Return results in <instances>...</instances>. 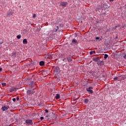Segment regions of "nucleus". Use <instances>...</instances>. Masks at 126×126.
Segmentation results:
<instances>
[{
	"label": "nucleus",
	"mask_w": 126,
	"mask_h": 126,
	"mask_svg": "<svg viewBox=\"0 0 126 126\" xmlns=\"http://www.w3.org/2000/svg\"><path fill=\"white\" fill-rule=\"evenodd\" d=\"M93 87H89V88L87 89V91H88V92H90V93H91V94H92V93H93Z\"/></svg>",
	"instance_id": "f257e3e1"
},
{
	"label": "nucleus",
	"mask_w": 126,
	"mask_h": 126,
	"mask_svg": "<svg viewBox=\"0 0 126 126\" xmlns=\"http://www.w3.org/2000/svg\"><path fill=\"white\" fill-rule=\"evenodd\" d=\"M35 89L33 90H28L27 91V93L28 94H29V95H32V94H34V93H35Z\"/></svg>",
	"instance_id": "f03ea898"
},
{
	"label": "nucleus",
	"mask_w": 126,
	"mask_h": 126,
	"mask_svg": "<svg viewBox=\"0 0 126 126\" xmlns=\"http://www.w3.org/2000/svg\"><path fill=\"white\" fill-rule=\"evenodd\" d=\"M8 109H9V106L4 105L1 107V110L2 111H6L8 110Z\"/></svg>",
	"instance_id": "7ed1b4c3"
},
{
	"label": "nucleus",
	"mask_w": 126,
	"mask_h": 126,
	"mask_svg": "<svg viewBox=\"0 0 126 126\" xmlns=\"http://www.w3.org/2000/svg\"><path fill=\"white\" fill-rule=\"evenodd\" d=\"M77 44H78L77 41H76L75 39H73L72 40L71 45H72V46H76V45H77Z\"/></svg>",
	"instance_id": "20e7f679"
},
{
	"label": "nucleus",
	"mask_w": 126,
	"mask_h": 126,
	"mask_svg": "<svg viewBox=\"0 0 126 126\" xmlns=\"http://www.w3.org/2000/svg\"><path fill=\"white\" fill-rule=\"evenodd\" d=\"M33 123V120H26V124H27V125H31Z\"/></svg>",
	"instance_id": "39448f33"
},
{
	"label": "nucleus",
	"mask_w": 126,
	"mask_h": 126,
	"mask_svg": "<svg viewBox=\"0 0 126 126\" xmlns=\"http://www.w3.org/2000/svg\"><path fill=\"white\" fill-rule=\"evenodd\" d=\"M7 16H11V15H12V14H13V12H12V10H9L8 12H7Z\"/></svg>",
	"instance_id": "423d86ee"
},
{
	"label": "nucleus",
	"mask_w": 126,
	"mask_h": 126,
	"mask_svg": "<svg viewBox=\"0 0 126 126\" xmlns=\"http://www.w3.org/2000/svg\"><path fill=\"white\" fill-rule=\"evenodd\" d=\"M66 59L68 63H71L72 62V58L71 57H68Z\"/></svg>",
	"instance_id": "0eeeda50"
},
{
	"label": "nucleus",
	"mask_w": 126,
	"mask_h": 126,
	"mask_svg": "<svg viewBox=\"0 0 126 126\" xmlns=\"http://www.w3.org/2000/svg\"><path fill=\"white\" fill-rule=\"evenodd\" d=\"M61 4L62 6H65L67 4V2H61Z\"/></svg>",
	"instance_id": "6e6552de"
},
{
	"label": "nucleus",
	"mask_w": 126,
	"mask_h": 126,
	"mask_svg": "<svg viewBox=\"0 0 126 126\" xmlns=\"http://www.w3.org/2000/svg\"><path fill=\"white\" fill-rule=\"evenodd\" d=\"M93 60L94 62H99V57L93 58Z\"/></svg>",
	"instance_id": "1a4fd4ad"
},
{
	"label": "nucleus",
	"mask_w": 126,
	"mask_h": 126,
	"mask_svg": "<svg viewBox=\"0 0 126 126\" xmlns=\"http://www.w3.org/2000/svg\"><path fill=\"white\" fill-rule=\"evenodd\" d=\"M55 98L57 100H59V99H60V94H56V95L55 96Z\"/></svg>",
	"instance_id": "9d476101"
},
{
	"label": "nucleus",
	"mask_w": 126,
	"mask_h": 126,
	"mask_svg": "<svg viewBox=\"0 0 126 126\" xmlns=\"http://www.w3.org/2000/svg\"><path fill=\"white\" fill-rule=\"evenodd\" d=\"M27 43H28V42L27 41V39H24L23 40V44H27Z\"/></svg>",
	"instance_id": "9b49d317"
},
{
	"label": "nucleus",
	"mask_w": 126,
	"mask_h": 126,
	"mask_svg": "<svg viewBox=\"0 0 126 126\" xmlns=\"http://www.w3.org/2000/svg\"><path fill=\"white\" fill-rule=\"evenodd\" d=\"M93 54H96V51H95V50H94L93 51H91L90 52V55H93Z\"/></svg>",
	"instance_id": "f8f14e48"
},
{
	"label": "nucleus",
	"mask_w": 126,
	"mask_h": 126,
	"mask_svg": "<svg viewBox=\"0 0 126 126\" xmlns=\"http://www.w3.org/2000/svg\"><path fill=\"white\" fill-rule=\"evenodd\" d=\"M39 64L40 65H44V64H45V62H44V61H41L40 63H39Z\"/></svg>",
	"instance_id": "ddd939ff"
},
{
	"label": "nucleus",
	"mask_w": 126,
	"mask_h": 126,
	"mask_svg": "<svg viewBox=\"0 0 126 126\" xmlns=\"http://www.w3.org/2000/svg\"><path fill=\"white\" fill-rule=\"evenodd\" d=\"M15 90H16V88H13L11 89L10 91L11 93H12V92H13L14 91H15Z\"/></svg>",
	"instance_id": "4468645a"
},
{
	"label": "nucleus",
	"mask_w": 126,
	"mask_h": 126,
	"mask_svg": "<svg viewBox=\"0 0 126 126\" xmlns=\"http://www.w3.org/2000/svg\"><path fill=\"white\" fill-rule=\"evenodd\" d=\"M108 56L107 54H105L104 55V59H107V58H108Z\"/></svg>",
	"instance_id": "2eb2a0df"
},
{
	"label": "nucleus",
	"mask_w": 126,
	"mask_h": 126,
	"mask_svg": "<svg viewBox=\"0 0 126 126\" xmlns=\"http://www.w3.org/2000/svg\"><path fill=\"white\" fill-rule=\"evenodd\" d=\"M17 39H20L21 38V35H18L17 36Z\"/></svg>",
	"instance_id": "dca6fc26"
},
{
	"label": "nucleus",
	"mask_w": 126,
	"mask_h": 126,
	"mask_svg": "<svg viewBox=\"0 0 126 126\" xmlns=\"http://www.w3.org/2000/svg\"><path fill=\"white\" fill-rule=\"evenodd\" d=\"M88 101H89L88 98L85 99V103H88Z\"/></svg>",
	"instance_id": "f3484780"
},
{
	"label": "nucleus",
	"mask_w": 126,
	"mask_h": 126,
	"mask_svg": "<svg viewBox=\"0 0 126 126\" xmlns=\"http://www.w3.org/2000/svg\"><path fill=\"white\" fill-rule=\"evenodd\" d=\"M16 55V53L15 52H14L12 53L13 57H15V55Z\"/></svg>",
	"instance_id": "a211bd4d"
},
{
	"label": "nucleus",
	"mask_w": 126,
	"mask_h": 126,
	"mask_svg": "<svg viewBox=\"0 0 126 126\" xmlns=\"http://www.w3.org/2000/svg\"><path fill=\"white\" fill-rule=\"evenodd\" d=\"M6 86V83H2V86Z\"/></svg>",
	"instance_id": "6ab92c4d"
},
{
	"label": "nucleus",
	"mask_w": 126,
	"mask_h": 126,
	"mask_svg": "<svg viewBox=\"0 0 126 126\" xmlns=\"http://www.w3.org/2000/svg\"><path fill=\"white\" fill-rule=\"evenodd\" d=\"M12 100H13V102H15V101H16V98H13L12 99Z\"/></svg>",
	"instance_id": "aec40b11"
},
{
	"label": "nucleus",
	"mask_w": 126,
	"mask_h": 126,
	"mask_svg": "<svg viewBox=\"0 0 126 126\" xmlns=\"http://www.w3.org/2000/svg\"><path fill=\"white\" fill-rule=\"evenodd\" d=\"M102 62H97V64L99 65V64H101V63Z\"/></svg>",
	"instance_id": "412c9836"
},
{
	"label": "nucleus",
	"mask_w": 126,
	"mask_h": 126,
	"mask_svg": "<svg viewBox=\"0 0 126 126\" xmlns=\"http://www.w3.org/2000/svg\"><path fill=\"white\" fill-rule=\"evenodd\" d=\"M114 80H118V77H115Z\"/></svg>",
	"instance_id": "4be33fe9"
},
{
	"label": "nucleus",
	"mask_w": 126,
	"mask_h": 126,
	"mask_svg": "<svg viewBox=\"0 0 126 126\" xmlns=\"http://www.w3.org/2000/svg\"><path fill=\"white\" fill-rule=\"evenodd\" d=\"M40 120H41V121H42V120H44V117H41Z\"/></svg>",
	"instance_id": "5701e85b"
},
{
	"label": "nucleus",
	"mask_w": 126,
	"mask_h": 126,
	"mask_svg": "<svg viewBox=\"0 0 126 126\" xmlns=\"http://www.w3.org/2000/svg\"><path fill=\"white\" fill-rule=\"evenodd\" d=\"M35 17H36V14H34L33 15V18H35Z\"/></svg>",
	"instance_id": "b1692460"
},
{
	"label": "nucleus",
	"mask_w": 126,
	"mask_h": 126,
	"mask_svg": "<svg viewBox=\"0 0 126 126\" xmlns=\"http://www.w3.org/2000/svg\"><path fill=\"white\" fill-rule=\"evenodd\" d=\"M99 39H100L99 37H95V40H99Z\"/></svg>",
	"instance_id": "393cba45"
},
{
	"label": "nucleus",
	"mask_w": 126,
	"mask_h": 126,
	"mask_svg": "<svg viewBox=\"0 0 126 126\" xmlns=\"http://www.w3.org/2000/svg\"><path fill=\"white\" fill-rule=\"evenodd\" d=\"M45 113H49V111L47 109L45 110Z\"/></svg>",
	"instance_id": "a878e982"
},
{
	"label": "nucleus",
	"mask_w": 126,
	"mask_h": 126,
	"mask_svg": "<svg viewBox=\"0 0 126 126\" xmlns=\"http://www.w3.org/2000/svg\"><path fill=\"white\" fill-rule=\"evenodd\" d=\"M3 43V40H1L0 41V44H2Z\"/></svg>",
	"instance_id": "bb28decb"
},
{
	"label": "nucleus",
	"mask_w": 126,
	"mask_h": 126,
	"mask_svg": "<svg viewBox=\"0 0 126 126\" xmlns=\"http://www.w3.org/2000/svg\"><path fill=\"white\" fill-rule=\"evenodd\" d=\"M123 58H124V59H126V54L124 56Z\"/></svg>",
	"instance_id": "cd10ccee"
},
{
	"label": "nucleus",
	"mask_w": 126,
	"mask_h": 126,
	"mask_svg": "<svg viewBox=\"0 0 126 126\" xmlns=\"http://www.w3.org/2000/svg\"><path fill=\"white\" fill-rule=\"evenodd\" d=\"M16 99H17V101H18V100H19V97L17 96L16 97Z\"/></svg>",
	"instance_id": "c85d7f7f"
},
{
	"label": "nucleus",
	"mask_w": 126,
	"mask_h": 126,
	"mask_svg": "<svg viewBox=\"0 0 126 126\" xmlns=\"http://www.w3.org/2000/svg\"><path fill=\"white\" fill-rule=\"evenodd\" d=\"M63 62H65L66 61V59L64 58V59L63 60Z\"/></svg>",
	"instance_id": "c756f323"
},
{
	"label": "nucleus",
	"mask_w": 126,
	"mask_h": 126,
	"mask_svg": "<svg viewBox=\"0 0 126 126\" xmlns=\"http://www.w3.org/2000/svg\"><path fill=\"white\" fill-rule=\"evenodd\" d=\"M116 28H117V27H115V28H113V30H115Z\"/></svg>",
	"instance_id": "7c9ffc66"
},
{
	"label": "nucleus",
	"mask_w": 126,
	"mask_h": 126,
	"mask_svg": "<svg viewBox=\"0 0 126 126\" xmlns=\"http://www.w3.org/2000/svg\"><path fill=\"white\" fill-rule=\"evenodd\" d=\"M58 29H59V27H57V30H56V32H57V30H58Z\"/></svg>",
	"instance_id": "2f4dec72"
},
{
	"label": "nucleus",
	"mask_w": 126,
	"mask_h": 126,
	"mask_svg": "<svg viewBox=\"0 0 126 126\" xmlns=\"http://www.w3.org/2000/svg\"><path fill=\"white\" fill-rule=\"evenodd\" d=\"M109 1L110 2L114 1V0H109Z\"/></svg>",
	"instance_id": "473e14b6"
},
{
	"label": "nucleus",
	"mask_w": 126,
	"mask_h": 126,
	"mask_svg": "<svg viewBox=\"0 0 126 126\" xmlns=\"http://www.w3.org/2000/svg\"><path fill=\"white\" fill-rule=\"evenodd\" d=\"M1 70H2V68H0V71H1Z\"/></svg>",
	"instance_id": "72a5a7b5"
},
{
	"label": "nucleus",
	"mask_w": 126,
	"mask_h": 126,
	"mask_svg": "<svg viewBox=\"0 0 126 126\" xmlns=\"http://www.w3.org/2000/svg\"><path fill=\"white\" fill-rule=\"evenodd\" d=\"M62 56H65V55H64V54H63V55H62Z\"/></svg>",
	"instance_id": "f704fd0d"
}]
</instances>
